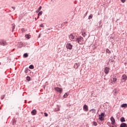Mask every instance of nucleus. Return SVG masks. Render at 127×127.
Returning <instances> with one entry per match:
<instances>
[{"label":"nucleus","mask_w":127,"mask_h":127,"mask_svg":"<svg viewBox=\"0 0 127 127\" xmlns=\"http://www.w3.org/2000/svg\"><path fill=\"white\" fill-rule=\"evenodd\" d=\"M76 42L79 43V44H84L85 43V41H84V39L82 37H80L79 38H77L75 41Z\"/></svg>","instance_id":"obj_1"},{"label":"nucleus","mask_w":127,"mask_h":127,"mask_svg":"<svg viewBox=\"0 0 127 127\" xmlns=\"http://www.w3.org/2000/svg\"><path fill=\"white\" fill-rule=\"evenodd\" d=\"M99 120L101 121H105V113H103L99 115Z\"/></svg>","instance_id":"obj_2"},{"label":"nucleus","mask_w":127,"mask_h":127,"mask_svg":"<svg viewBox=\"0 0 127 127\" xmlns=\"http://www.w3.org/2000/svg\"><path fill=\"white\" fill-rule=\"evenodd\" d=\"M55 90L60 93V94H62V92H63V89L59 87H55Z\"/></svg>","instance_id":"obj_3"},{"label":"nucleus","mask_w":127,"mask_h":127,"mask_svg":"<svg viewBox=\"0 0 127 127\" xmlns=\"http://www.w3.org/2000/svg\"><path fill=\"white\" fill-rule=\"evenodd\" d=\"M65 46L66 48H67V49H69V50H71L73 47V45H72L70 43H67Z\"/></svg>","instance_id":"obj_4"},{"label":"nucleus","mask_w":127,"mask_h":127,"mask_svg":"<svg viewBox=\"0 0 127 127\" xmlns=\"http://www.w3.org/2000/svg\"><path fill=\"white\" fill-rule=\"evenodd\" d=\"M110 67H106L104 68V71L105 74H109V72H110Z\"/></svg>","instance_id":"obj_5"},{"label":"nucleus","mask_w":127,"mask_h":127,"mask_svg":"<svg viewBox=\"0 0 127 127\" xmlns=\"http://www.w3.org/2000/svg\"><path fill=\"white\" fill-rule=\"evenodd\" d=\"M111 121V124L113 125V126L116 124V120H115V118L113 117H112L110 118Z\"/></svg>","instance_id":"obj_6"},{"label":"nucleus","mask_w":127,"mask_h":127,"mask_svg":"<svg viewBox=\"0 0 127 127\" xmlns=\"http://www.w3.org/2000/svg\"><path fill=\"white\" fill-rule=\"evenodd\" d=\"M69 38L70 40H72V39H74V38H75V35H74L73 34H71L69 36Z\"/></svg>","instance_id":"obj_7"},{"label":"nucleus","mask_w":127,"mask_h":127,"mask_svg":"<svg viewBox=\"0 0 127 127\" xmlns=\"http://www.w3.org/2000/svg\"><path fill=\"white\" fill-rule=\"evenodd\" d=\"M83 110L85 112H88L89 111V109L88 108V106L86 105H84L83 106Z\"/></svg>","instance_id":"obj_8"},{"label":"nucleus","mask_w":127,"mask_h":127,"mask_svg":"<svg viewBox=\"0 0 127 127\" xmlns=\"http://www.w3.org/2000/svg\"><path fill=\"white\" fill-rule=\"evenodd\" d=\"M122 80H124L125 81L127 80V75L126 74H124L123 75H122Z\"/></svg>","instance_id":"obj_9"},{"label":"nucleus","mask_w":127,"mask_h":127,"mask_svg":"<svg viewBox=\"0 0 127 127\" xmlns=\"http://www.w3.org/2000/svg\"><path fill=\"white\" fill-rule=\"evenodd\" d=\"M79 66L80 64H79L75 63L74 65V68H75V69H78V67Z\"/></svg>","instance_id":"obj_10"},{"label":"nucleus","mask_w":127,"mask_h":127,"mask_svg":"<svg viewBox=\"0 0 127 127\" xmlns=\"http://www.w3.org/2000/svg\"><path fill=\"white\" fill-rule=\"evenodd\" d=\"M36 110L34 109L33 110L32 112H31V114L33 116H35V115H36Z\"/></svg>","instance_id":"obj_11"},{"label":"nucleus","mask_w":127,"mask_h":127,"mask_svg":"<svg viewBox=\"0 0 127 127\" xmlns=\"http://www.w3.org/2000/svg\"><path fill=\"white\" fill-rule=\"evenodd\" d=\"M0 45L4 46L6 45V42L5 41H3L2 42H0Z\"/></svg>","instance_id":"obj_12"},{"label":"nucleus","mask_w":127,"mask_h":127,"mask_svg":"<svg viewBox=\"0 0 127 127\" xmlns=\"http://www.w3.org/2000/svg\"><path fill=\"white\" fill-rule=\"evenodd\" d=\"M120 127H127V125L126 123H122L120 125Z\"/></svg>","instance_id":"obj_13"},{"label":"nucleus","mask_w":127,"mask_h":127,"mask_svg":"<svg viewBox=\"0 0 127 127\" xmlns=\"http://www.w3.org/2000/svg\"><path fill=\"white\" fill-rule=\"evenodd\" d=\"M121 108H127V104H123L121 105Z\"/></svg>","instance_id":"obj_14"},{"label":"nucleus","mask_w":127,"mask_h":127,"mask_svg":"<svg viewBox=\"0 0 127 127\" xmlns=\"http://www.w3.org/2000/svg\"><path fill=\"white\" fill-rule=\"evenodd\" d=\"M25 37H26V38H27V39H29V38L31 37V36L29 35V34H27L25 36Z\"/></svg>","instance_id":"obj_15"},{"label":"nucleus","mask_w":127,"mask_h":127,"mask_svg":"<svg viewBox=\"0 0 127 127\" xmlns=\"http://www.w3.org/2000/svg\"><path fill=\"white\" fill-rule=\"evenodd\" d=\"M121 122H122V123H124V122H126V120H125V118L122 117L121 118Z\"/></svg>","instance_id":"obj_16"},{"label":"nucleus","mask_w":127,"mask_h":127,"mask_svg":"<svg viewBox=\"0 0 127 127\" xmlns=\"http://www.w3.org/2000/svg\"><path fill=\"white\" fill-rule=\"evenodd\" d=\"M29 69H34V66L33 65L31 64L29 66Z\"/></svg>","instance_id":"obj_17"},{"label":"nucleus","mask_w":127,"mask_h":127,"mask_svg":"<svg viewBox=\"0 0 127 127\" xmlns=\"http://www.w3.org/2000/svg\"><path fill=\"white\" fill-rule=\"evenodd\" d=\"M68 97V93H65L64 95L63 96L64 98H67Z\"/></svg>","instance_id":"obj_18"},{"label":"nucleus","mask_w":127,"mask_h":127,"mask_svg":"<svg viewBox=\"0 0 127 127\" xmlns=\"http://www.w3.org/2000/svg\"><path fill=\"white\" fill-rule=\"evenodd\" d=\"M93 125L95 127L98 126V123L96 122H93Z\"/></svg>","instance_id":"obj_19"},{"label":"nucleus","mask_w":127,"mask_h":127,"mask_svg":"<svg viewBox=\"0 0 127 127\" xmlns=\"http://www.w3.org/2000/svg\"><path fill=\"white\" fill-rule=\"evenodd\" d=\"M93 18V14H90L88 17V19H92Z\"/></svg>","instance_id":"obj_20"},{"label":"nucleus","mask_w":127,"mask_h":127,"mask_svg":"<svg viewBox=\"0 0 127 127\" xmlns=\"http://www.w3.org/2000/svg\"><path fill=\"white\" fill-rule=\"evenodd\" d=\"M106 52L107 53H108V54H111V51H110V50H109L108 49H106Z\"/></svg>","instance_id":"obj_21"},{"label":"nucleus","mask_w":127,"mask_h":127,"mask_svg":"<svg viewBox=\"0 0 127 127\" xmlns=\"http://www.w3.org/2000/svg\"><path fill=\"white\" fill-rule=\"evenodd\" d=\"M23 57L25 58H27V57H28V55L27 54H24L23 55Z\"/></svg>","instance_id":"obj_22"},{"label":"nucleus","mask_w":127,"mask_h":127,"mask_svg":"<svg viewBox=\"0 0 127 127\" xmlns=\"http://www.w3.org/2000/svg\"><path fill=\"white\" fill-rule=\"evenodd\" d=\"M40 15H42V11H41L40 12H39L38 14V16H40Z\"/></svg>","instance_id":"obj_23"},{"label":"nucleus","mask_w":127,"mask_h":127,"mask_svg":"<svg viewBox=\"0 0 127 127\" xmlns=\"http://www.w3.org/2000/svg\"><path fill=\"white\" fill-rule=\"evenodd\" d=\"M90 112H92V113H96V110H95V109H91V110H90Z\"/></svg>","instance_id":"obj_24"},{"label":"nucleus","mask_w":127,"mask_h":127,"mask_svg":"<svg viewBox=\"0 0 127 127\" xmlns=\"http://www.w3.org/2000/svg\"><path fill=\"white\" fill-rule=\"evenodd\" d=\"M26 79L27 81H30V77L29 76H27Z\"/></svg>","instance_id":"obj_25"},{"label":"nucleus","mask_w":127,"mask_h":127,"mask_svg":"<svg viewBox=\"0 0 127 127\" xmlns=\"http://www.w3.org/2000/svg\"><path fill=\"white\" fill-rule=\"evenodd\" d=\"M113 82H117V78H113Z\"/></svg>","instance_id":"obj_26"},{"label":"nucleus","mask_w":127,"mask_h":127,"mask_svg":"<svg viewBox=\"0 0 127 127\" xmlns=\"http://www.w3.org/2000/svg\"><path fill=\"white\" fill-rule=\"evenodd\" d=\"M42 8V7L41 6H40L38 8V11H40L41 9Z\"/></svg>","instance_id":"obj_27"},{"label":"nucleus","mask_w":127,"mask_h":127,"mask_svg":"<svg viewBox=\"0 0 127 127\" xmlns=\"http://www.w3.org/2000/svg\"><path fill=\"white\" fill-rule=\"evenodd\" d=\"M45 117H48V114L46 113H44Z\"/></svg>","instance_id":"obj_28"},{"label":"nucleus","mask_w":127,"mask_h":127,"mask_svg":"<svg viewBox=\"0 0 127 127\" xmlns=\"http://www.w3.org/2000/svg\"><path fill=\"white\" fill-rule=\"evenodd\" d=\"M21 31H22V32H24L25 31V29H24V28H22V29H21Z\"/></svg>","instance_id":"obj_29"},{"label":"nucleus","mask_w":127,"mask_h":127,"mask_svg":"<svg viewBox=\"0 0 127 127\" xmlns=\"http://www.w3.org/2000/svg\"><path fill=\"white\" fill-rule=\"evenodd\" d=\"M107 125L109 126V127H111V124H110V123L109 122L107 123Z\"/></svg>","instance_id":"obj_30"},{"label":"nucleus","mask_w":127,"mask_h":127,"mask_svg":"<svg viewBox=\"0 0 127 127\" xmlns=\"http://www.w3.org/2000/svg\"><path fill=\"white\" fill-rule=\"evenodd\" d=\"M122 2H126V0H121Z\"/></svg>","instance_id":"obj_31"},{"label":"nucleus","mask_w":127,"mask_h":127,"mask_svg":"<svg viewBox=\"0 0 127 127\" xmlns=\"http://www.w3.org/2000/svg\"><path fill=\"white\" fill-rule=\"evenodd\" d=\"M12 8H13V10H14V9H15V7H12Z\"/></svg>","instance_id":"obj_32"},{"label":"nucleus","mask_w":127,"mask_h":127,"mask_svg":"<svg viewBox=\"0 0 127 127\" xmlns=\"http://www.w3.org/2000/svg\"><path fill=\"white\" fill-rule=\"evenodd\" d=\"M111 127H117L116 126H111Z\"/></svg>","instance_id":"obj_33"},{"label":"nucleus","mask_w":127,"mask_h":127,"mask_svg":"<svg viewBox=\"0 0 127 127\" xmlns=\"http://www.w3.org/2000/svg\"><path fill=\"white\" fill-rule=\"evenodd\" d=\"M36 12H38V10H37V11H36Z\"/></svg>","instance_id":"obj_34"},{"label":"nucleus","mask_w":127,"mask_h":127,"mask_svg":"<svg viewBox=\"0 0 127 127\" xmlns=\"http://www.w3.org/2000/svg\"><path fill=\"white\" fill-rule=\"evenodd\" d=\"M14 28H15L14 27H13V29H14Z\"/></svg>","instance_id":"obj_35"},{"label":"nucleus","mask_w":127,"mask_h":127,"mask_svg":"<svg viewBox=\"0 0 127 127\" xmlns=\"http://www.w3.org/2000/svg\"><path fill=\"white\" fill-rule=\"evenodd\" d=\"M0 65H1V63H0Z\"/></svg>","instance_id":"obj_36"},{"label":"nucleus","mask_w":127,"mask_h":127,"mask_svg":"<svg viewBox=\"0 0 127 127\" xmlns=\"http://www.w3.org/2000/svg\"><path fill=\"white\" fill-rule=\"evenodd\" d=\"M40 26H42V25H40Z\"/></svg>","instance_id":"obj_37"},{"label":"nucleus","mask_w":127,"mask_h":127,"mask_svg":"<svg viewBox=\"0 0 127 127\" xmlns=\"http://www.w3.org/2000/svg\"><path fill=\"white\" fill-rule=\"evenodd\" d=\"M59 111H60V109H59Z\"/></svg>","instance_id":"obj_38"}]
</instances>
